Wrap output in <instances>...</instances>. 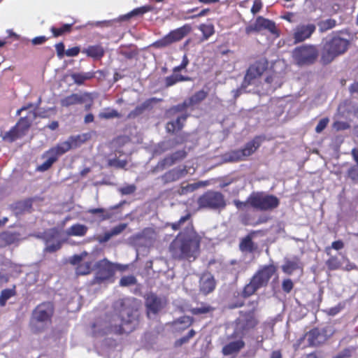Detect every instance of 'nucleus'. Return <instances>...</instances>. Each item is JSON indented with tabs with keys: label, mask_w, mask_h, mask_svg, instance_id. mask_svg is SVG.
<instances>
[{
	"label": "nucleus",
	"mask_w": 358,
	"mask_h": 358,
	"mask_svg": "<svg viewBox=\"0 0 358 358\" xmlns=\"http://www.w3.org/2000/svg\"><path fill=\"white\" fill-rule=\"evenodd\" d=\"M246 285L243 287L242 291L241 292H237L236 294H234L232 299L231 300L229 308L231 309H235L238 308L243 307L245 303V299L250 297L252 295L255 293H245Z\"/></svg>",
	"instance_id": "obj_24"
},
{
	"label": "nucleus",
	"mask_w": 358,
	"mask_h": 358,
	"mask_svg": "<svg viewBox=\"0 0 358 358\" xmlns=\"http://www.w3.org/2000/svg\"><path fill=\"white\" fill-rule=\"evenodd\" d=\"M55 305L51 301H44L37 305L31 313L29 322L31 330L34 334L43 331L52 324Z\"/></svg>",
	"instance_id": "obj_4"
},
{
	"label": "nucleus",
	"mask_w": 358,
	"mask_h": 358,
	"mask_svg": "<svg viewBox=\"0 0 358 358\" xmlns=\"http://www.w3.org/2000/svg\"><path fill=\"white\" fill-rule=\"evenodd\" d=\"M234 204L236 207L237 209L240 210H245L248 207H251V201H250V194L248 197L247 200L245 201H241L238 199L234 200Z\"/></svg>",
	"instance_id": "obj_54"
},
{
	"label": "nucleus",
	"mask_w": 358,
	"mask_h": 358,
	"mask_svg": "<svg viewBox=\"0 0 358 358\" xmlns=\"http://www.w3.org/2000/svg\"><path fill=\"white\" fill-rule=\"evenodd\" d=\"M121 115L115 109L107 108L106 111L99 113V117L103 119H112L120 117Z\"/></svg>",
	"instance_id": "obj_50"
},
{
	"label": "nucleus",
	"mask_w": 358,
	"mask_h": 358,
	"mask_svg": "<svg viewBox=\"0 0 358 358\" xmlns=\"http://www.w3.org/2000/svg\"><path fill=\"white\" fill-rule=\"evenodd\" d=\"M200 307L192 308L189 312L194 315H199L212 313L215 308L207 303L201 302Z\"/></svg>",
	"instance_id": "obj_42"
},
{
	"label": "nucleus",
	"mask_w": 358,
	"mask_h": 358,
	"mask_svg": "<svg viewBox=\"0 0 358 358\" xmlns=\"http://www.w3.org/2000/svg\"><path fill=\"white\" fill-rule=\"evenodd\" d=\"M200 30L206 39L211 36L215 32L214 27L212 24H201L200 26Z\"/></svg>",
	"instance_id": "obj_55"
},
{
	"label": "nucleus",
	"mask_w": 358,
	"mask_h": 358,
	"mask_svg": "<svg viewBox=\"0 0 358 358\" xmlns=\"http://www.w3.org/2000/svg\"><path fill=\"white\" fill-rule=\"evenodd\" d=\"M329 121L327 117L321 119L315 127V131L318 134L321 133L327 127Z\"/></svg>",
	"instance_id": "obj_61"
},
{
	"label": "nucleus",
	"mask_w": 358,
	"mask_h": 358,
	"mask_svg": "<svg viewBox=\"0 0 358 358\" xmlns=\"http://www.w3.org/2000/svg\"><path fill=\"white\" fill-rule=\"evenodd\" d=\"M127 227V224H120L114 227L110 231L105 232L103 235H100L97 240L99 243H103L108 241L113 236L121 234Z\"/></svg>",
	"instance_id": "obj_30"
},
{
	"label": "nucleus",
	"mask_w": 358,
	"mask_h": 358,
	"mask_svg": "<svg viewBox=\"0 0 358 358\" xmlns=\"http://www.w3.org/2000/svg\"><path fill=\"white\" fill-rule=\"evenodd\" d=\"M267 67L268 62L264 58L259 59L250 65L244 76L243 85L247 87L253 84L257 79L262 76Z\"/></svg>",
	"instance_id": "obj_14"
},
{
	"label": "nucleus",
	"mask_w": 358,
	"mask_h": 358,
	"mask_svg": "<svg viewBox=\"0 0 358 358\" xmlns=\"http://www.w3.org/2000/svg\"><path fill=\"white\" fill-rule=\"evenodd\" d=\"M259 300H250L247 303L250 310H241L238 317L235 320V331L238 334L243 336L248 333L255 331L259 323L260 319L259 315Z\"/></svg>",
	"instance_id": "obj_3"
},
{
	"label": "nucleus",
	"mask_w": 358,
	"mask_h": 358,
	"mask_svg": "<svg viewBox=\"0 0 358 358\" xmlns=\"http://www.w3.org/2000/svg\"><path fill=\"white\" fill-rule=\"evenodd\" d=\"M22 136L23 135L21 132L13 126L8 131L5 133L3 139L9 142H13Z\"/></svg>",
	"instance_id": "obj_47"
},
{
	"label": "nucleus",
	"mask_w": 358,
	"mask_h": 358,
	"mask_svg": "<svg viewBox=\"0 0 358 358\" xmlns=\"http://www.w3.org/2000/svg\"><path fill=\"white\" fill-rule=\"evenodd\" d=\"M82 52L94 59H100L104 56L105 50L101 45L98 44L89 45L87 48H84Z\"/></svg>",
	"instance_id": "obj_29"
},
{
	"label": "nucleus",
	"mask_w": 358,
	"mask_h": 358,
	"mask_svg": "<svg viewBox=\"0 0 358 358\" xmlns=\"http://www.w3.org/2000/svg\"><path fill=\"white\" fill-rule=\"evenodd\" d=\"M92 270V262H81L76 268V273L78 275H85L90 274Z\"/></svg>",
	"instance_id": "obj_46"
},
{
	"label": "nucleus",
	"mask_w": 358,
	"mask_h": 358,
	"mask_svg": "<svg viewBox=\"0 0 358 358\" xmlns=\"http://www.w3.org/2000/svg\"><path fill=\"white\" fill-rule=\"evenodd\" d=\"M96 273L94 278L95 283L101 284L113 278L117 266L109 262L107 259H103L95 264Z\"/></svg>",
	"instance_id": "obj_13"
},
{
	"label": "nucleus",
	"mask_w": 358,
	"mask_h": 358,
	"mask_svg": "<svg viewBox=\"0 0 358 358\" xmlns=\"http://www.w3.org/2000/svg\"><path fill=\"white\" fill-rule=\"evenodd\" d=\"M316 30L313 23L300 24L294 29L293 38L295 43H301L311 37Z\"/></svg>",
	"instance_id": "obj_18"
},
{
	"label": "nucleus",
	"mask_w": 358,
	"mask_h": 358,
	"mask_svg": "<svg viewBox=\"0 0 358 358\" xmlns=\"http://www.w3.org/2000/svg\"><path fill=\"white\" fill-rule=\"evenodd\" d=\"M201 236L191 222L179 232L169 245V250L176 260L194 261L200 253Z\"/></svg>",
	"instance_id": "obj_2"
},
{
	"label": "nucleus",
	"mask_w": 358,
	"mask_h": 358,
	"mask_svg": "<svg viewBox=\"0 0 358 358\" xmlns=\"http://www.w3.org/2000/svg\"><path fill=\"white\" fill-rule=\"evenodd\" d=\"M304 338H307L310 346L317 347L324 343L328 336L325 329L315 327L306 332L304 335Z\"/></svg>",
	"instance_id": "obj_20"
},
{
	"label": "nucleus",
	"mask_w": 358,
	"mask_h": 358,
	"mask_svg": "<svg viewBox=\"0 0 358 358\" xmlns=\"http://www.w3.org/2000/svg\"><path fill=\"white\" fill-rule=\"evenodd\" d=\"M194 322V319L192 317L184 315L178 317L174 321L175 324H185L186 326L182 328V330L192 326Z\"/></svg>",
	"instance_id": "obj_52"
},
{
	"label": "nucleus",
	"mask_w": 358,
	"mask_h": 358,
	"mask_svg": "<svg viewBox=\"0 0 358 358\" xmlns=\"http://www.w3.org/2000/svg\"><path fill=\"white\" fill-rule=\"evenodd\" d=\"M350 41L338 36H333L323 45L321 54V62L329 64L337 57L344 54L348 49Z\"/></svg>",
	"instance_id": "obj_5"
},
{
	"label": "nucleus",
	"mask_w": 358,
	"mask_h": 358,
	"mask_svg": "<svg viewBox=\"0 0 358 358\" xmlns=\"http://www.w3.org/2000/svg\"><path fill=\"white\" fill-rule=\"evenodd\" d=\"M292 56L297 65H310L316 62L319 50L315 45L305 44L295 48Z\"/></svg>",
	"instance_id": "obj_9"
},
{
	"label": "nucleus",
	"mask_w": 358,
	"mask_h": 358,
	"mask_svg": "<svg viewBox=\"0 0 358 358\" xmlns=\"http://www.w3.org/2000/svg\"><path fill=\"white\" fill-rule=\"evenodd\" d=\"M87 231L88 228L85 224H75L67 229L66 234L69 236H84Z\"/></svg>",
	"instance_id": "obj_37"
},
{
	"label": "nucleus",
	"mask_w": 358,
	"mask_h": 358,
	"mask_svg": "<svg viewBox=\"0 0 358 358\" xmlns=\"http://www.w3.org/2000/svg\"><path fill=\"white\" fill-rule=\"evenodd\" d=\"M276 271L277 267L273 264L259 268L246 284L245 293H256L260 288L266 287Z\"/></svg>",
	"instance_id": "obj_7"
},
{
	"label": "nucleus",
	"mask_w": 358,
	"mask_h": 358,
	"mask_svg": "<svg viewBox=\"0 0 358 358\" xmlns=\"http://www.w3.org/2000/svg\"><path fill=\"white\" fill-rule=\"evenodd\" d=\"M352 349L350 348H347L341 351L336 355L333 357L332 358H350L352 356Z\"/></svg>",
	"instance_id": "obj_62"
},
{
	"label": "nucleus",
	"mask_w": 358,
	"mask_h": 358,
	"mask_svg": "<svg viewBox=\"0 0 358 358\" xmlns=\"http://www.w3.org/2000/svg\"><path fill=\"white\" fill-rule=\"evenodd\" d=\"M208 96V92L204 90H201L196 92L187 99H185L182 103H179L176 106V110L178 111H182L189 107L197 105L201 101L205 100Z\"/></svg>",
	"instance_id": "obj_22"
},
{
	"label": "nucleus",
	"mask_w": 358,
	"mask_h": 358,
	"mask_svg": "<svg viewBox=\"0 0 358 358\" xmlns=\"http://www.w3.org/2000/svg\"><path fill=\"white\" fill-rule=\"evenodd\" d=\"M138 309L135 299H119L114 306L115 313L107 317L104 327L97 332L98 335H122L132 331L138 323Z\"/></svg>",
	"instance_id": "obj_1"
},
{
	"label": "nucleus",
	"mask_w": 358,
	"mask_h": 358,
	"mask_svg": "<svg viewBox=\"0 0 358 358\" xmlns=\"http://www.w3.org/2000/svg\"><path fill=\"white\" fill-rule=\"evenodd\" d=\"M94 76V74L92 72L73 73L71 74V77L73 82L78 85L84 84L86 80L92 79Z\"/></svg>",
	"instance_id": "obj_39"
},
{
	"label": "nucleus",
	"mask_w": 358,
	"mask_h": 358,
	"mask_svg": "<svg viewBox=\"0 0 358 358\" xmlns=\"http://www.w3.org/2000/svg\"><path fill=\"white\" fill-rule=\"evenodd\" d=\"M294 284L291 279H285L282 281V288L286 293H289L293 289Z\"/></svg>",
	"instance_id": "obj_63"
},
{
	"label": "nucleus",
	"mask_w": 358,
	"mask_h": 358,
	"mask_svg": "<svg viewBox=\"0 0 358 358\" xmlns=\"http://www.w3.org/2000/svg\"><path fill=\"white\" fill-rule=\"evenodd\" d=\"M348 177L355 182H358V164L352 166L348 171Z\"/></svg>",
	"instance_id": "obj_58"
},
{
	"label": "nucleus",
	"mask_w": 358,
	"mask_h": 358,
	"mask_svg": "<svg viewBox=\"0 0 358 358\" xmlns=\"http://www.w3.org/2000/svg\"><path fill=\"white\" fill-rule=\"evenodd\" d=\"M190 169L191 168L187 165L178 166L165 172L161 176L160 179L164 185L174 182L185 178L187 174H193L195 172V169L193 168L192 172H190Z\"/></svg>",
	"instance_id": "obj_15"
},
{
	"label": "nucleus",
	"mask_w": 358,
	"mask_h": 358,
	"mask_svg": "<svg viewBox=\"0 0 358 358\" xmlns=\"http://www.w3.org/2000/svg\"><path fill=\"white\" fill-rule=\"evenodd\" d=\"M188 153L185 149L178 150L176 152L166 155L157 163V167L162 170L167 167H171L177 163L183 161Z\"/></svg>",
	"instance_id": "obj_19"
},
{
	"label": "nucleus",
	"mask_w": 358,
	"mask_h": 358,
	"mask_svg": "<svg viewBox=\"0 0 358 358\" xmlns=\"http://www.w3.org/2000/svg\"><path fill=\"white\" fill-rule=\"evenodd\" d=\"M257 231H251L245 237L241 239L239 244V249L242 252L252 253L257 249V245L252 241L253 236Z\"/></svg>",
	"instance_id": "obj_27"
},
{
	"label": "nucleus",
	"mask_w": 358,
	"mask_h": 358,
	"mask_svg": "<svg viewBox=\"0 0 358 358\" xmlns=\"http://www.w3.org/2000/svg\"><path fill=\"white\" fill-rule=\"evenodd\" d=\"M191 215L190 213H187V215L182 216L178 222L170 224L172 229L174 231H177L180 229L184 223L190 220Z\"/></svg>",
	"instance_id": "obj_53"
},
{
	"label": "nucleus",
	"mask_w": 358,
	"mask_h": 358,
	"mask_svg": "<svg viewBox=\"0 0 358 358\" xmlns=\"http://www.w3.org/2000/svg\"><path fill=\"white\" fill-rule=\"evenodd\" d=\"M152 9H153L152 6H151L150 5H146V6H141V7L134 8V10H132L127 14L120 16L118 18V21L128 20L133 17L141 16L143 14H145L149 11H151Z\"/></svg>",
	"instance_id": "obj_32"
},
{
	"label": "nucleus",
	"mask_w": 358,
	"mask_h": 358,
	"mask_svg": "<svg viewBox=\"0 0 358 358\" xmlns=\"http://www.w3.org/2000/svg\"><path fill=\"white\" fill-rule=\"evenodd\" d=\"M20 234L8 231L0 233V248H4L19 241Z\"/></svg>",
	"instance_id": "obj_28"
},
{
	"label": "nucleus",
	"mask_w": 358,
	"mask_h": 358,
	"mask_svg": "<svg viewBox=\"0 0 358 358\" xmlns=\"http://www.w3.org/2000/svg\"><path fill=\"white\" fill-rule=\"evenodd\" d=\"M127 164V161L124 159L121 160L119 159H110L108 161V165L117 169H124Z\"/></svg>",
	"instance_id": "obj_57"
},
{
	"label": "nucleus",
	"mask_w": 358,
	"mask_h": 358,
	"mask_svg": "<svg viewBox=\"0 0 358 358\" xmlns=\"http://www.w3.org/2000/svg\"><path fill=\"white\" fill-rule=\"evenodd\" d=\"M344 246L345 245L343 241L341 240H338L332 242L330 246H327L324 249V251L327 255H330L331 250L332 249L338 251L340 250H342L344 248Z\"/></svg>",
	"instance_id": "obj_51"
},
{
	"label": "nucleus",
	"mask_w": 358,
	"mask_h": 358,
	"mask_svg": "<svg viewBox=\"0 0 358 358\" xmlns=\"http://www.w3.org/2000/svg\"><path fill=\"white\" fill-rule=\"evenodd\" d=\"M73 24V23L64 24L60 27H51L50 31L52 32V36L55 38H57V37L61 36L65 34L71 33L72 31Z\"/></svg>",
	"instance_id": "obj_40"
},
{
	"label": "nucleus",
	"mask_w": 358,
	"mask_h": 358,
	"mask_svg": "<svg viewBox=\"0 0 358 358\" xmlns=\"http://www.w3.org/2000/svg\"><path fill=\"white\" fill-rule=\"evenodd\" d=\"M329 258L326 261L325 264L329 271H336L341 269V262L336 255H329Z\"/></svg>",
	"instance_id": "obj_45"
},
{
	"label": "nucleus",
	"mask_w": 358,
	"mask_h": 358,
	"mask_svg": "<svg viewBox=\"0 0 358 358\" xmlns=\"http://www.w3.org/2000/svg\"><path fill=\"white\" fill-rule=\"evenodd\" d=\"M245 342L242 339L232 341L225 345L222 348V352L224 355H230L234 353H237L245 347Z\"/></svg>",
	"instance_id": "obj_31"
},
{
	"label": "nucleus",
	"mask_w": 358,
	"mask_h": 358,
	"mask_svg": "<svg viewBox=\"0 0 358 358\" xmlns=\"http://www.w3.org/2000/svg\"><path fill=\"white\" fill-rule=\"evenodd\" d=\"M192 31L190 24H185L183 26L171 31L168 34L162 38L155 41L152 46L155 48H166L173 43L181 41Z\"/></svg>",
	"instance_id": "obj_11"
},
{
	"label": "nucleus",
	"mask_w": 358,
	"mask_h": 358,
	"mask_svg": "<svg viewBox=\"0 0 358 358\" xmlns=\"http://www.w3.org/2000/svg\"><path fill=\"white\" fill-rule=\"evenodd\" d=\"M85 142L80 135L71 136L66 141L57 143L55 146L45 151V155H53L58 159L59 157L73 148H78Z\"/></svg>",
	"instance_id": "obj_12"
},
{
	"label": "nucleus",
	"mask_w": 358,
	"mask_h": 358,
	"mask_svg": "<svg viewBox=\"0 0 358 358\" xmlns=\"http://www.w3.org/2000/svg\"><path fill=\"white\" fill-rule=\"evenodd\" d=\"M196 332L194 329H191L189 331L188 334L186 336H184L181 337L179 339H177L174 342V348H178L181 347L182 345L187 343L191 338H192L195 335Z\"/></svg>",
	"instance_id": "obj_48"
},
{
	"label": "nucleus",
	"mask_w": 358,
	"mask_h": 358,
	"mask_svg": "<svg viewBox=\"0 0 358 358\" xmlns=\"http://www.w3.org/2000/svg\"><path fill=\"white\" fill-rule=\"evenodd\" d=\"M199 208L222 210L225 208L227 202L224 196L220 192L207 191L197 200Z\"/></svg>",
	"instance_id": "obj_8"
},
{
	"label": "nucleus",
	"mask_w": 358,
	"mask_h": 358,
	"mask_svg": "<svg viewBox=\"0 0 358 358\" xmlns=\"http://www.w3.org/2000/svg\"><path fill=\"white\" fill-rule=\"evenodd\" d=\"M199 187V185L198 183L188 184L186 186H182L180 188V194H186L188 192H192L196 190Z\"/></svg>",
	"instance_id": "obj_59"
},
{
	"label": "nucleus",
	"mask_w": 358,
	"mask_h": 358,
	"mask_svg": "<svg viewBox=\"0 0 358 358\" xmlns=\"http://www.w3.org/2000/svg\"><path fill=\"white\" fill-rule=\"evenodd\" d=\"M136 189L134 185H127L120 189V192L123 195H129L133 194Z\"/></svg>",
	"instance_id": "obj_60"
},
{
	"label": "nucleus",
	"mask_w": 358,
	"mask_h": 358,
	"mask_svg": "<svg viewBox=\"0 0 358 358\" xmlns=\"http://www.w3.org/2000/svg\"><path fill=\"white\" fill-rule=\"evenodd\" d=\"M190 80V78L188 76H184L178 74H172L169 76H167L164 79L165 86L166 87H169L171 86L174 85L178 82L181 81H188Z\"/></svg>",
	"instance_id": "obj_41"
},
{
	"label": "nucleus",
	"mask_w": 358,
	"mask_h": 358,
	"mask_svg": "<svg viewBox=\"0 0 358 358\" xmlns=\"http://www.w3.org/2000/svg\"><path fill=\"white\" fill-rule=\"evenodd\" d=\"M336 20L331 18L321 20L317 23L319 31L321 33L326 32L328 30L334 28L336 26Z\"/></svg>",
	"instance_id": "obj_43"
},
{
	"label": "nucleus",
	"mask_w": 358,
	"mask_h": 358,
	"mask_svg": "<svg viewBox=\"0 0 358 358\" xmlns=\"http://www.w3.org/2000/svg\"><path fill=\"white\" fill-rule=\"evenodd\" d=\"M187 115H181L178 117L174 121L168 122L166 124V130L169 134H174L176 131L182 129L184 122L186 121Z\"/></svg>",
	"instance_id": "obj_33"
},
{
	"label": "nucleus",
	"mask_w": 358,
	"mask_h": 358,
	"mask_svg": "<svg viewBox=\"0 0 358 358\" xmlns=\"http://www.w3.org/2000/svg\"><path fill=\"white\" fill-rule=\"evenodd\" d=\"M299 259L296 257L294 260H287L282 266V271L287 274H292L294 271L299 268Z\"/></svg>",
	"instance_id": "obj_44"
},
{
	"label": "nucleus",
	"mask_w": 358,
	"mask_h": 358,
	"mask_svg": "<svg viewBox=\"0 0 358 358\" xmlns=\"http://www.w3.org/2000/svg\"><path fill=\"white\" fill-rule=\"evenodd\" d=\"M145 305L148 315L150 313L156 315L166 306V300L165 298L150 292L145 297Z\"/></svg>",
	"instance_id": "obj_16"
},
{
	"label": "nucleus",
	"mask_w": 358,
	"mask_h": 358,
	"mask_svg": "<svg viewBox=\"0 0 358 358\" xmlns=\"http://www.w3.org/2000/svg\"><path fill=\"white\" fill-rule=\"evenodd\" d=\"M55 49L57 51V57L59 59H62L64 57V56L66 55V50H65V45L64 43L60 42L55 45Z\"/></svg>",
	"instance_id": "obj_64"
},
{
	"label": "nucleus",
	"mask_w": 358,
	"mask_h": 358,
	"mask_svg": "<svg viewBox=\"0 0 358 358\" xmlns=\"http://www.w3.org/2000/svg\"><path fill=\"white\" fill-rule=\"evenodd\" d=\"M36 117V113L34 111H30L28 115L26 117H20L15 125V128L17 129L21 134L24 136L29 129L32 121Z\"/></svg>",
	"instance_id": "obj_26"
},
{
	"label": "nucleus",
	"mask_w": 358,
	"mask_h": 358,
	"mask_svg": "<svg viewBox=\"0 0 358 358\" xmlns=\"http://www.w3.org/2000/svg\"><path fill=\"white\" fill-rule=\"evenodd\" d=\"M250 201L252 208L261 211L272 210L280 205V200L276 196L262 192L250 194Z\"/></svg>",
	"instance_id": "obj_10"
},
{
	"label": "nucleus",
	"mask_w": 358,
	"mask_h": 358,
	"mask_svg": "<svg viewBox=\"0 0 358 358\" xmlns=\"http://www.w3.org/2000/svg\"><path fill=\"white\" fill-rule=\"evenodd\" d=\"M189 136V134L187 133H182L176 136V138H174L171 141V148H173L177 145H182L185 143H186L188 140V138Z\"/></svg>",
	"instance_id": "obj_49"
},
{
	"label": "nucleus",
	"mask_w": 358,
	"mask_h": 358,
	"mask_svg": "<svg viewBox=\"0 0 358 358\" xmlns=\"http://www.w3.org/2000/svg\"><path fill=\"white\" fill-rule=\"evenodd\" d=\"M17 295V287L13 285L10 288H6L0 292V306L4 307L7 301Z\"/></svg>",
	"instance_id": "obj_36"
},
{
	"label": "nucleus",
	"mask_w": 358,
	"mask_h": 358,
	"mask_svg": "<svg viewBox=\"0 0 358 358\" xmlns=\"http://www.w3.org/2000/svg\"><path fill=\"white\" fill-rule=\"evenodd\" d=\"M216 282L210 273H204L199 280V290L204 295H207L214 291Z\"/></svg>",
	"instance_id": "obj_23"
},
{
	"label": "nucleus",
	"mask_w": 358,
	"mask_h": 358,
	"mask_svg": "<svg viewBox=\"0 0 358 358\" xmlns=\"http://www.w3.org/2000/svg\"><path fill=\"white\" fill-rule=\"evenodd\" d=\"M51 233L48 234L45 238V248H44L45 252L52 253L58 251L62 248V241H57L55 243H51V241L58 234L57 229H52Z\"/></svg>",
	"instance_id": "obj_25"
},
{
	"label": "nucleus",
	"mask_w": 358,
	"mask_h": 358,
	"mask_svg": "<svg viewBox=\"0 0 358 358\" xmlns=\"http://www.w3.org/2000/svg\"><path fill=\"white\" fill-rule=\"evenodd\" d=\"M264 138L261 136H255L248 141L241 149L231 150L222 155V159L224 162H238L245 161L253 155L261 146Z\"/></svg>",
	"instance_id": "obj_6"
},
{
	"label": "nucleus",
	"mask_w": 358,
	"mask_h": 358,
	"mask_svg": "<svg viewBox=\"0 0 358 358\" xmlns=\"http://www.w3.org/2000/svg\"><path fill=\"white\" fill-rule=\"evenodd\" d=\"M92 100V94L89 92H84L83 94L73 93L62 98L60 100V105L62 107L69 108L72 106L83 104L87 101Z\"/></svg>",
	"instance_id": "obj_21"
},
{
	"label": "nucleus",
	"mask_w": 358,
	"mask_h": 358,
	"mask_svg": "<svg viewBox=\"0 0 358 358\" xmlns=\"http://www.w3.org/2000/svg\"><path fill=\"white\" fill-rule=\"evenodd\" d=\"M43 158H47V159L37 166L36 171L40 172H44L50 169L54 163H55L58 159L56 157L53 156V155H45V152L43 154Z\"/></svg>",
	"instance_id": "obj_38"
},
{
	"label": "nucleus",
	"mask_w": 358,
	"mask_h": 358,
	"mask_svg": "<svg viewBox=\"0 0 358 358\" xmlns=\"http://www.w3.org/2000/svg\"><path fill=\"white\" fill-rule=\"evenodd\" d=\"M33 200L27 199L15 203L13 210L16 214H22L25 212H30L32 208Z\"/></svg>",
	"instance_id": "obj_35"
},
{
	"label": "nucleus",
	"mask_w": 358,
	"mask_h": 358,
	"mask_svg": "<svg viewBox=\"0 0 358 358\" xmlns=\"http://www.w3.org/2000/svg\"><path fill=\"white\" fill-rule=\"evenodd\" d=\"M155 101V98H151L145 100L142 104L137 106L128 114V118H135L141 115L146 109L151 108L152 103Z\"/></svg>",
	"instance_id": "obj_34"
},
{
	"label": "nucleus",
	"mask_w": 358,
	"mask_h": 358,
	"mask_svg": "<svg viewBox=\"0 0 358 358\" xmlns=\"http://www.w3.org/2000/svg\"><path fill=\"white\" fill-rule=\"evenodd\" d=\"M262 30H267L273 34L278 35V29L276 27L275 23L273 20L262 16H258L255 22L246 28V31L248 34L252 31H260Z\"/></svg>",
	"instance_id": "obj_17"
},
{
	"label": "nucleus",
	"mask_w": 358,
	"mask_h": 358,
	"mask_svg": "<svg viewBox=\"0 0 358 358\" xmlns=\"http://www.w3.org/2000/svg\"><path fill=\"white\" fill-rule=\"evenodd\" d=\"M136 279L133 275L123 276L120 280V285L122 287L135 285Z\"/></svg>",
	"instance_id": "obj_56"
}]
</instances>
